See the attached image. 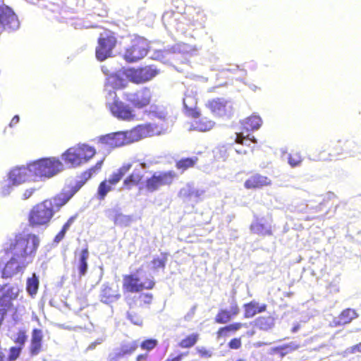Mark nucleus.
Segmentation results:
<instances>
[{
    "mask_svg": "<svg viewBox=\"0 0 361 361\" xmlns=\"http://www.w3.org/2000/svg\"><path fill=\"white\" fill-rule=\"evenodd\" d=\"M128 82L117 75H111L106 79L104 92L106 105L111 114L118 119L130 121L135 117V110L128 104L118 100L116 90L126 87Z\"/></svg>",
    "mask_w": 361,
    "mask_h": 361,
    "instance_id": "1",
    "label": "nucleus"
},
{
    "mask_svg": "<svg viewBox=\"0 0 361 361\" xmlns=\"http://www.w3.org/2000/svg\"><path fill=\"white\" fill-rule=\"evenodd\" d=\"M153 135L150 124L140 125L129 131H118L99 137V142L110 147H119Z\"/></svg>",
    "mask_w": 361,
    "mask_h": 361,
    "instance_id": "2",
    "label": "nucleus"
},
{
    "mask_svg": "<svg viewBox=\"0 0 361 361\" xmlns=\"http://www.w3.org/2000/svg\"><path fill=\"white\" fill-rule=\"evenodd\" d=\"M39 245L38 237L34 234H19L11 242L9 250L12 255L21 260L23 264L33 261Z\"/></svg>",
    "mask_w": 361,
    "mask_h": 361,
    "instance_id": "3",
    "label": "nucleus"
},
{
    "mask_svg": "<svg viewBox=\"0 0 361 361\" xmlns=\"http://www.w3.org/2000/svg\"><path fill=\"white\" fill-rule=\"evenodd\" d=\"M71 198L65 195L46 200L35 206L30 212L29 220L32 225H45L49 222L54 214Z\"/></svg>",
    "mask_w": 361,
    "mask_h": 361,
    "instance_id": "4",
    "label": "nucleus"
},
{
    "mask_svg": "<svg viewBox=\"0 0 361 361\" xmlns=\"http://www.w3.org/2000/svg\"><path fill=\"white\" fill-rule=\"evenodd\" d=\"M95 153L94 147L79 144L68 149L61 155V159L68 167H77L87 162Z\"/></svg>",
    "mask_w": 361,
    "mask_h": 361,
    "instance_id": "5",
    "label": "nucleus"
},
{
    "mask_svg": "<svg viewBox=\"0 0 361 361\" xmlns=\"http://www.w3.org/2000/svg\"><path fill=\"white\" fill-rule=\"evenodd\" d=\"M123 286L128 292H139L142 289H152L154 281L152 279L147 278L144 271L140 269L133 274L125 276Z\"/></svg>",
    "mask_w": 361,
    "mask_h": 361,
    "instance_id": "6",
    "label": "nucleus"
},
{
    "mask_svg": "<svg viewBox=\"0 0 361 361\" xmlns=\"http://www.w3.org/2000/svg\"><path fill=\"white\" fill-rule=\"evenodd\" d=\"M176 177V173L172 171H157L145 180V188L149 192L159 190L164 186L170 185Z\"/></svg>",
    "mask_w": 361,
    "mask_h": 361,
    "instance_id": "7",
    "label": "nucleus"
},
{
    "mask_svg": "<svg viewBox=\"0 0 361 361\" xmlns=\"http://www.w3.org/2000/svg\"><path fill=\"white\" fill-rule=\"evenodd\" d=\"M147 41L140 37H136L131 41V45L126 49L124 59L127 62L133 63L143 59L148 51Z\"/></svg>",
    "mask_w": 361,
    "mask_h": 361,
    "instance_id": "8",
    "label": "nucleus"
},
{
    "mask_svg": "<svg viewBox=\"0 0 361 361\" xmlns=\"http://www.w3.org/2000/svg\"><path fill=\"white\" fill-rule=\"evenodd\" d=\"M123 99L136 109H143L147 106L152 98V91L150 88L144 87L135 92H124Z\"/></svg>",
    "mask_w": 361,
    "mask_h": 361,
    "instance_id": "9",
    "label": "nucleus"
},
{
    "mask_svg": "<svg viewBox=\"0 0 361 361\" xmlns=\"http://www.w3.org/2000/svg\"><path fill=\"white\" fill-rule=\"evenodd\" d=\"M159 73L154 66L140 68H128L125 71L126 78L133 83L141 84L152 80Z\"/></svg>",
    "mask_w": 361,
    "mask_h": 361,
    "instance_id": "10",
    "label": "nucleus"
},
{
    "mask_svg": "<svg viewBox=\"0 0 361 361\" xmlns=\"http://www.w3.org/2000/svg\"><path fill=\"white\" fill-rule=\"evenodd\" d=\"M0 25L8 32L17 30L20 22L13 11L5 4L0 5Z\"/></svg>",
    "mask_w": 361,
    "mask_h": 361,
    "instance_id": "11",
    "label": "nucleus"
},
{
    "mask_svg": "<svg viewBox=\"0 0 361 361\" xmlns=\"http://www.w3.org/2000/svg\"><path fill=\"white\" fill-rule=\"evenodd\" d=\"M207 106L214 115L219 117L230 118L233 114V102L224 98L209 101Z\"/></svg>",
    "mask_w": 361,
    "mask_h": 361,
    "instance_id": "12",
    "label": "nucleus"
},
{
    "mask_svg": "<svg viewBox=\"0 0 361 361\" xmlns=\"http://www.w3.org/2000/svg\"><path fill=\"white\" fill-rule=\"evenodd\" d=\"M116 38L107 33L102 34L96 49V57L99 61H104L111 56L112 49L115 47Z\"/></svg>",
    "mask_w": 361,
    "mask_h": 361,
    "instance_id": "13",
    "label": "nucleus"
},
{
    "mask_svg": "<svg viewBox=\"0 0 361 361\" xmlns=\"http://www.w3.org/2000/svg\"><path fill=\"white\" fill-rule=\"evenodd\" d=\"M9 178L13 185H20L26 181L33 180L32 174L30 172V166H21L12 169L9 174Z\"/></svg>",
    "mask_w": 361,
    "mask_h": 361,
    "instance_id": "14",
    "label": "nucleus"
},
{
    "mask_svg": "<svg viewBox=\"0 0 361 361\" xmlns=\"http://www.w3.org/2000/svg\"><path fill=\"white\" fill-rule=\"evenodd\" d=\"M120 297L118 285L109 283L102 284L100 292V298L102 302L111 303L116 301Z\"/></svg>",
    "mask_w": 361,
    "mask_h": 361,
    "instance_id": "15",
    "label": "nucleus"
},
{
    "mask_svg": "<svg viewBox=\"0 0 361 361\" xmlns=\"http://www.w3.org/2000/svg\"><path fill=\"white\" fill-rule=\"evenodd\" d=\"M27 264L21 263V260L16 256L12 255L9 262L5 265L2 271V277L8 278L12 276L23 272L24 269L27 266Z\"/></svg>",
    "mask_w": 361,
    "mask_h": 361,
    "instance_id": "16",
    "label": "nucleus"
},
{
    "mask_svg": "<svg viewBox=\"0 0 361 361\" xmlns=\"http://www.w3.org/2000/svg\"><path fill=\"white\" fill-rule=\"evenodd\" d=\"M250 231L252 233L259 235H271V224L265 218H255L250 225Z\"/></svg>",
    "mask_w": 361,
    "mask_h": 361,
    "instance_id": "17",
    "label": "nucleus"
},
{
    "mask_svg": "<svg viewBox=\"0 0 361 361\" xmlns=\"http://www.w3.org/2000/svg\"><path fill=\"white\" fill-rule=\"evenodd\" d=\"M46 178H50L63 170V163L55 157L44 158Z\"/></svg>",
    "mask_w": 361,
    "mask_h": 361,
    "instance_id": "18",
    "label": "nucleus"
},
{
    "mask_svg": "<svg viewBox=\"0 0 361 361\" xmlns=\"http://www.w3.org/2000/svg\"><path fill=\"white\" fill-rule=\"evenodd\" d=\"M206 19V15L203 11L194 9L188 14V25L193 30L202 29L204 27Z\"/></svg>",
    "mask_w": 361,
    "mask_h": 361,
    "instance_id": "19",
    "label": "nucleus"
},
{
    "mask_svg": "<svg viewBox=\"0 0 361 361\" xmlns=\"http://www.w3.org/2000/svg\"><path fill=\"white\" fill-rule=\"evenodd\" d=\"M146 166L145 163H137L133 173L124 180L123 185L128 188L138 185L144 176Z\"/></svg>",
    "mask_w": 361,
    "mask_h": 361,
    "instance_id": "20",
    "label": "nucleus"
},
{
    "mask_svg": "<svg viewBox=\"0 0 361 361\" xmlns=\"http://www.w3.org/2000/svg\"><path fill=\"white\" fill-rule=\"evenodd\" d=\"M138 345L139 343L137 341L125 343L122 345L120 348L116 349L112 352L109 355V358L111 360L116 361L118 359L126 355L131 354L137 348Z\"/></svg>",
    "mask_w": 361,
    "mask_h": 361,
    "instance_id": "21",
    "label": "nucleus"
},
{
    "mask_svg": "<svg viewBox=\"0 0 361 361\" xmlns=\"http://www.w3.org/2000/svg\"><path fill=\"white\" fill-rule=\"evenodd\" d=\"M271 180L267 176L260 175L259 173L251 176L245 182V188L247 189H253L261 188L271 185Z\"/></svg>",
    "mask_w": 361,
    "mask_h": 361,
    "instance_id": "22",
    "label": "nucleus"
},
{
    "mask_svg": "<svg viewBox=\"0 0 361 361\" xmlns=\"http://www.w3.org/2000/svg\"><path fill=\"white\" fill-rule=\"evenodd\" d=\"M204 193L203 190L196 189L192 184L188 183L180 190L178 195L182 198L194 199L195 202H198Z\"/></svg>",
    "mask_w": 361,
    "mask_h": 361,
    "instance_id": "23",
    "label": "nucleus"
},
{
    "mask_svg": "<svg viewBox=\"0 0 361 361\" xmlns=\"http://www.w3.org/2000/svg\"><path fill=\"white\" fill-rule=\"evenodd\" d=\"M29 166L30 172L32 174L34 181L47 179L43 159L30 163Z\"/></svg>",
    "mask_w": 361,
    "mask_h": 361,
    "instance_id": "24",
    "label": "nucleus"
},
{
    "mask_svg": "<svg viewBox=\"0 0 361 361\" xmlns=\"http://www.w3.org/2000/svg\"><path fill=\"white\" fill-rule=\"evenodd\" d=\"M266 308L267 305L265 304L259 305V302L252 300L250 302L244 305L245 317H252L257 313L264 312Z\"/></svg>",
    "mask_w": 361,
    "mask_h": 361,
    "instance_id": "25",
    "label": "nucleus"
},
{
    "mask_svg": "<svg viewBox=\"0 0 361 361\" xmlns=\"http://www.w3.org/2000/svg\"><path fill=\"white\" fill-rule=\"evenodd\" d=\"M199 116L200 114L197 117H194L195 120L192 125L194 130L204 132L209 130L214 127V123L212 121L206 117L199 118Z\"/></svg>",
    "mask_w": 361,
    "mask_h": 361,
    "instance_id": "26",
    "label": "nucleus"
},
{
    "mask_svg": "<svg viewBox=\"0 0 361 361\" xmlns=\"http://www.w3.org/2000/svg\"><path fill=\"white\" fill-rule=\"evenodd\" d=\"M89 257V252L87 248L81 250L78 257L77 268L79 271L80 277L85 276L87 271V259Z\"/></svg>",
    "mask_w": 361,
    "mask_h": 361,
    "instance_id": "27",
    "label": "nucleus"
},
{
    "mask_svg": "<svg viewBox=\"0 0 361 361\" xmlns=\"http://www.w3.org/2000/svg\"><path fill=\"white\" fill-rule=\"evenodd\" d=\"M357 314L354 310L346 309L343 310L340 316L334 320L335 326H339L350 322L353 319L356 318Z\"/></svg>",
    "mask_w": 361,
    "mask_h": 361,
    "instance_id": "28",
    "label": "nucleus"
},
{
    "mask_svg": "<svg viewBox=\"0 0 361 361\" xmlns=\"http://www.w3.org/2000/svg\"><path fill=\"white\" fill-rule=\"evenodd\" d=\"M243 128L248 130H258L262 124V120L257 115H252L246 119H245L243 122Z\"/></svg>",
    "mask_w": 361,
    "mask_h": 361,
    "instance_id": "29",
    "label": "nucleus"
},
{
    "mask_svg": "<svg viewBox=\"0 0 361 361\" xmlns=\"http://www.w3.org/2000/svg\"><path fill=\"white\" fill-rule=\"evenodd\" d=\"M299 348V345L295 342H290L288 344L272 348L271 349L270 353L274 354L276 353H280L281 356H284L286 354L297 350Z\"/></svg>",
    "mask_w": 361,
    "mask_h": 361,
    "instance_id": "30",
    "label": "nucleus"
},
{
    "mask_svg": "<svg viewBox=\"0 0 361 361\" xmlns=\"http://www.w3.org/2000/svg\"><path fill=\"white\" fill-rule=\"evenodd\" d=\"M255 326L259 329L267 331L274 326V319L272 317H260L255 320Z\"/></svg>",
    "mask_w": 361,
    "mask_h": 361,
    "instance_id": "31",
    "label": "nucleus"
},
{
    "mask_svg": "<svg viewBox=\"0 0 361 361\" xmlns=\"http://www.w3.org/2000/svg\"><path fill=\"white\" fill-rule=\"evenodd\" d=\"M183 104L185 108L191 112L192 117H197L199 115V112L196 109L197 99L195 97L185 95L183 99Z\"/></svg>",
    "mask_w": 361,
    "mask_h": 361,
    "instance_id": "32",
    "label": "nucleus"
},
{
    "mask_svg": "<svg viewBox=\"0 0 361 361\" xmlns=\"http://www.w3.org/2000/svg\"><path fill=\"white\" fill-rule=\"evenodd\" d=\"M102 164V161L97 162L94 167L91 168L88 171H85L82 174L81 180H79L77 183V185H78V190L80 188L89 178H91L93 173H96L101 169Z\"/></svg>",
    "mask_w": 361,
    "mask_h": 361,
    "instance_id": "33",
    "label": "nucleus"
},
{
    "mask_svg": "<svg viewBox=\"0 0 361 361\" xmlns=\"http://www.w3.org/2000/svg\"><path fill=\"white\" fill-rule=\"evenodd\" d=\"M114 224L120 226H128L132 222V217L120 212H116L113 218Z\"/></svg>",
    "mask_w": 361,
    "mask_h": 361,
    "instance_id": "34",
    "label": "nucleus"
},
{
    "mask_svg": "<svg viewBox=\"0 0 361 361\" xmlns=\"http://www.w3.org/2000/svg\"><path fill=\"white\" fill-rule=\"evenodd\" d=\"M39 287V280L35 274L32 277L27 279V290L30 295H35L37 292Z\"/></svg>",
    "mask_w": 361,
    "mask_h": 361,
    "instance_id": "35",
    "label": "nucleus"
},
{
    "mask_svg": "<svg viewBox=\"0 0 361 361\" xmlns=\"http://www.w3.org/2000/svg\"><path fill=\"white\" fill-rule=\"evenodd\" d=\"M112 190V185L107 180L102 181L98 188L97 195L98 199L104 200L109 192Z\"/></svg>",
    "mask_w": 361,
    "mask_h": 361,
    "instance_id": "36",
    "label": "nucleus"
},
{
    "mask_svg": "<svg viewBox=\"0 0 361 361\" xmlns=\"http://www.w3.org/2000/svg\"><path fill=\"white\" fill-rule=\"evenodd\" d=\"M250 142H252L253 143H257V140L254 136H251V135L248 134L246 136L243 135V133H235V142L238 144H241L243 145H250Z\"/></svg>",
    "mask_w": 361,
    "mask_h": 361,
    "instance_id": "37",
    "label": "nucleus"
},
{
    "mask_svg": "<svg viewBox=\"0 0 361 361\" xmlns=\"http://www.w3.org/2000/svg\"><path fill=\"white\" fill-rule=\"evenodd\" d=\"M172 49L174 53L178 52L183 54H190L192 51H195L191 45L185 43L176 44L173 47Z\"/></svg>",
    "mask_w": 361,
    "mask_h": 361,
    "instance_id": "38",
    "label": "nucleus"
},
{
    "mask_svg": "<svg viewBox=\"0 0 361 361\" xmlns=\"http://www.w3.org/2000/svg\"><path fill=\"white\" fill-rule=\"evenodd\" d=\"M198 340V334H192L187 336L185 338L183 339L180 343L179 345L181 348H187L192 347Z\"/></svg>",
    "mask_w": 361,
    "mask_h": 361,
    "instance_id": "39",
    "label": "nucleus"
},
{
    "mask_svg": "<svg viewBox=\"0 0 361 361\" xmlns=\"http://www.w3.org/2000/svg\"><path fill=\"white\" fill-rule=\"evenodd\" d=\"M13 186L14 185L11 178H8L7 180H4L0 183V194L2 196L8 195L13 190Z\"/></svg>",
    "mask_w": 361,
    "mask_h": 361,
    "instance_id": "40",
    "label": "nucleus"
},
{
    "mask_svg": "<svg viewBox=\"0 0 361 361\" xmlns=\"http://www.w3.org/2000/svg\"><path fill=\"white\" fill-rule=\"evenodd\" d=\"M302 161V157L300 152H292L288 154V162L292 167L300 166Z\"/></svg>",
    "mask_w": 361,
    "mask_h": 361,
    "instance_id": "41",
    "label": "nucleus"
},
{
    "mask_svg": "<svg viewBox=\"0 0 361 361\" xmlns=\"http://www.w3.org/2000/svg\"><path fill=\"white\" fill-rule=\"evenodd\" d=\"M166 258L162 257L161 258H154L149 264V269L154 271H158L159 269H164L166 265Z\"/></svg>",
    "mask_w": 361,
    "mask_h": 361,
    "instance_id": "42",
    "label": "nucleus"
},
{
    "mask_svg": "<svg viewBox=\"0 0 361 361\" xmlns=\"http://www.w3.org/2000/svg\"><path fill=\"white\" fill-rule=\"evenodd\" d=\"M197 161V157L183 159L177 162L176 166L178 169H183L184 171L188 168L192 166Z\"/></svg>",
    "mask_w": 361,
    "mask_h": 361,
    "instance_id": "43",
    "label": "nucleus"
},
{
    "mask_svg": "<svg viewBox=\"0 0 361 361\" xmlns=\"http://www.w3.org/2000/svg\"><path fill=\"white\" fill-rule=\"evenodd\" d=\"M149 114L152 117L157 118L160 120H165L166 117V112L164 109L159 108L157 106H151Z\"/></svg>",
    "mask_w": 361,
    "mask_h": 361,
    "instance_id": "44",
    "label": "nucleus"
},
{
    "mask_svg": "<svg viewBox=\"0 0 361 361\" xmlns=\"http://www.w3.org/2000/svg\"><path fill=\"white\" fill-rule=\"evenodd\" d=\"M231 319L230 312L226 310H221L216 317V322L219 324H226Z\"/></svg>",
    "mask_w": 361,
    "mask_h": 361,
    "instance_id": "45",
    "label": "nucleus"
},
{
    "mask_svg": "<svg viewBox=\"0 0 361 361\" xmlns=\"http://www.w3.org/2000/svg\"><path fill=\"white\" fill-rule=\"evenodd\" d=\"M242 326L241 323H235L230 325H228L225 327L221 328L218 331V336H222L226 335V333L228 331H235L240 329Z\"/></svg>",
    "mask_w": 361,
    "mask_h": 361,
    "instance_id": "46",
    "label": "nucleus"
},
{
    "mask_svg": "<svg viewBox=\"0 0 361 361\" xmlns=\"http://www.w3.org/2000/svg\"><path fill=\"white\" fill-rule=\"evenodd\" d=\"M21 351V347H11L10 348L8 357L6 358L5 356L2 354V355L4 357V361H7V360H15L17 359V357L19 356Z\"/></svg>",
    "mask_w": 361,
    "mask_h": 361,
    "instance_id": "47",
    "label": "nucleus"
},
{
    "mask_svg": "<svg viewBox=\"0 0 361 361\" xmlns=\"http://www.w3.org/2000/svg\"><path fill=\"white\" fill-rule=\"evenodd\" d=\"M12 300H13L11 297L8 296V294L3 293L2 296L0 298V306L2 307L1 309L9 308L12 305Z\"/></svg>",
    "mask_w": 361,
    "mask_h": 361,
    "instance_id": "48",
    "label": "nucleus"
},
{
    "mask_svg": "<svg viewBox=\"0 0 361 361\" xmlns=\"http://www.w3.org/2000/svg\"><path fill=\"white\" fill-rule=\"evenodd\" d=\"M152 294L142 293L139 295L138 302L140 305L150 304L152 300Z\"/></svg>",
    "mask_w": 361,
    "mask_h": 361,
    "instance_id": "49",
    "label": "nucleus"
},
{
    "mask_svg": "<svg viewBox=\"0 0 361 361\" xmlns=\"http://www.w3.org/2000/svg\"><path fill=\"white\" fill-rule=\"evenodd\" d=\"M157 344V341L155 339H149L143 341L140 346L142 349L147 350H151L153 349Z\"/></svg>",
    "mask_w": 361,
    "mask_h": 361,
    "instance_id": "50",
    "label": "nucleus"
},
{
    "mask_svg": "<svg viewBox=\"0 0 361 361\" xmlns=\"http://www.w3.org/2000/svg\"><path fill=\"white\" fill-rule=\"evenodd\" d=\"M18 292L19 289L17 286H11L8 287L4 293L8 294L9 297L15 300L18 296Z\"/></svg>",
    "mask_w": 361,
    "mask_h": 361,
    "instance_id": "51",
    "label": "nucleus"
},
{
    "mask_svg": "<svg viewBox=\"0 0 361 361\" xmlns=\"http://www.w3.org/2000/svg\"><path fill=\"white\" fill-rule=\"evenodd\" d=\"M42 331L40 329H35L32 332L31 342H42Z\"/></svg>",
    "mask_w": 361,
    "mask_h": 361,
    "instance_id": "52",
    "label": "nucleus"
},
{
    "mask_svg": "<svg viewBox=\"0 0 361 361\" xmlns=\"http://www.w3.org/2000/svg\"><path fill=\"white\" fill-rule=\"evenodd\" d=\"M42 348V342H31L30 353L32 355H37L39 353Z\"/></svg>",
    "mask_w": 361,
    "mask_h": 361,
    "instance_id": "53",
    "label": "nucleus"
},
{
    "mask_svg": "<svg viewBox=\"0 0 361 361\" xmlns=\"http://www.w3.org/2000/svg\"><path fill=\"white\" fill-rule=\"evenodd\" d=\"M345 353L346 354H355L357 353H361V342L355 345L348 348L345 350Z\"/></svg>",
    "mask_w": 361,
    "mask_h": 361,
    "instance_id": "54",
    "label": "nucleus"
},
{
    "mask_svg": "<svg viewBox=\"0 0 361 361\" xmlns=\"http://www.w3.org/2000/svg\"><path fill=\"white\" fill-rule=\"evenodd\" d=\"M27 339V336L24 331H19L17 334V337L16 339V342L20 345V346L23 345Z\"/></svg>",
    "mask_w": 361,
    "mask_h": 361,
    "instance_id": "55",
    "label": "nucleus"
},
{
    "mask_svg": "<svg viewBox=\"0 0 361 361\" xmlns=\"http://www.w3.org/2000/svg\"><path fill=\"white\" fill-rule=\"evenodd\" d=\"M122 177L121 175H119L117 172H114L109 178L107 180L109 183H110L111 185H116L117 183H118Z\"/></svg>",
    "mask_w": 361,
    "mask_h": 361,
    "instance_id": "56",
    "label": "nucleus"
},
{
    "mask_svg": "<svg viewBox=\"0 0 361 361\" xmlns=\"http://www.w3.org/2000/svg\"><path fill=\"white\" fill-rule=\"evenodd\" d=\"M37 188L35 187H30L25 190V191L22 194V199L27 200L30 197L32 194L36 191Z\"/></svg>",
    "mask_w": 361,
    "mask_h": 361,
    "instance_id": "57",
    "label": "nucleus"
},
{
    "mask_svg": "<svg viewBox=\"0 0 361 361\" xmlns=\"http://www.w3.org/2000/svg\"><path fill=\"white\" fill-rule=\"evenodd\" d=\"M228 346L231 349H238L241 346L240 338H233L228 343Z\"/></svg>",
    "mask_w": 361,
    "mask_h": 361,
    "instance_id": "58",
    "label": "nucleus"
},
{
    "mask_svg": "<svg viewBox=\"0 0 361 361\" xmlns=\"http://www.w3.org/2000/svg\"><path fill=\"white\" fill-rule=\"evenodd\" d=\"M128 318L130 320V322L135 325L140 326L142 324V319L137 314H133L129 313Z\"/></svg>",
    "mask_w": 361,
    "mask_h": 361,
    "instance_id": "59",
    "label": "nucleus"
},
{
    "mask_svg": "<svg viewBox=\"0 0 361 361\" xmlns=\"http://www.w3.org/2000/svg\"><path fill=\"white\" fill-rule=\"evenodd\" d=\"M174 15L172 12H165L162 16V21L164 25L168 23L169 25H171L172 22L169 20L170 18Z\"/></svg>",
    "mask_w": 361,
    "mask_h": 361,
    "instance_id": "60",
    "label": "nucleus"
},
{
    "mask_svg": "<svg viewBox=\"0 0 361 361\" xmlns=\"http://www.w3.org/2000/svg\"><path fill=\"white\" fill-rule=\"evenodd\" d=\"M131 166L132 165L130 164H126L122 167H121L116 172L123 178V176L130 170Z\"/></svg>",
    "mask_w": 361,
    "mask_h": 361,
    "instance_id": "61",
    "label": "nucleus"
},
{
    "mask_svg": "<svg viewBox=\"0 0 361 361\" xmlns=\"http://www.w3.org/2000/svg\"><path fill=\"white\" fill-rule=\"evenodd\" d=\"M197 350L202 357H210L212 356V352L204 348H197Z\"/></svg>",
    "mask_w": 361,
    "mask_h": 361,
    "instance_id": "62",
    "label": "nucleus"
},
{
    "mask_svg": "<svg viewBox=\"0 0 361 361\" xmlns=\"http://www.w3.org/2000/svg\"><path fill=\"white\" fill-rule=\"evenodd\" d=\"M228 311L230 312V314H231V317L236 316L239 313L238 307L235 303L231 305V307H230V310H228Z\"/></svg>",
    "mask_w": 361,
    "mask_h": 361,
    "instance_id": "63",
    "label": "nucleus"
},
{
    "mask_svg": "<svg viewBox=\"0 0 361 361\" xmlns=\"http://www.w3.org/2000/svg\"><path fill=\"white\" fill-rule=\"evenodd\" d=\"M188 354V353H180L178 355L174 357H172V358H168L166 360V361H181V360L183 359V357L185 356H187Z\"/></svg>",
    "mask_w": 361,
    "mask_h": 361,
    "instance_id": "64",
    "label": "nucleus"
}]
</instances>
